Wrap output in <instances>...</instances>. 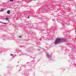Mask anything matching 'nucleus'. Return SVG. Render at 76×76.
Segmentation results:
<instances>
[{"mask_svg": "<svg viewBox=\"0 0 76 76\" xmlns=\"http://www.w3.org/2000/svg\"><path fill=\"white\" fill-rule=\"evenodd\" d=\"M28 18H29V16H28Z\"/></svg>", "mask_w": 76, "mask_h": 76, "instance_id": "obj_12", "label": "nucleus"}, {"mask_svg": "<svg viewBox=\"0 0 76 76\" xmlns=\"http://www.w3.org/2000/svg\"><path fill=\"white\" fill-rule=\"evenodd\" d=\"M6 19L7 20H8L9 19V18H6Z\"/></svg>", "mask_w": 76, "mask_h": 76, "instance_id": "obj_5", "label": "nucleus"}, {"mask_svg": "<svg viewBox=\"0 0 76 76\" xmlns=\"http://www.w3.org/2000/svg\"><path fill=\"white\" fill-rule=\"evenodd\" d=\"M61 41H63L64 42H67V40L65 39H61L60 38H57L56 40H55V42H54V44L55 45L60 44Z\"/></svg>", "mask_w": 76, "mask_h": 76, "instance_id": "obj_1", "label": "nucleus"}, {"mask_svg": "<svg viewBox=\"0 0 76 76\" xmlns=\"http://www.w3.org/2000/svg\"><path fill=\"white\" fill-rule=\"evenodd\" d=\"M10 11L9 10H8L7 11V14H10Z\"/></svg>", "mask_w": 76, "mask_h": 76, "instance_id": "obj_4", "label": "nucleus"}, {"mask_svg": "<svg viewBox=\"0 0 76 76\" xmlns=\"http://www.w3.org/2000/svg\"><path fill=\"white\" fill-rule=\"evenodd\" d=\"M75 32H76V31L75 30Z\"/></svg>", "mask_w": 76, "mask_h": 76, "instance_id": "obj_14", "label": "nucleus"}, {"mask_svg": "<svg viewBox=\"0 0 76 76\" xmlns=\"http://www.w3.org/2000/svg\"><path fill=\"white\" fill-rule=\"evenodd\" d=\"M23 55H24V54H23Z\"/></svg>", "mask_w": 76, "mask_h": 76, "instance_id": "obj_15", "label": "nucleus"}, {"mask_svg": "<svg viewBox=\"0 0 76 76\" xmlns=\"http://www.w3.org/2000/svg\"><path fill=\"white\" fill-rule=\"evenodd\" d=\"M4 10H0V12H3V11H4Z\"/></svg>", "mask_w": 76, "mask_h": 76, "instance_id": "obj_6", "label": "nucleus"}, {"mask_svg": "<svg viewBox=\"0 0 76 76\" xmlns=\"http://www.w3.org/2000/svg\"><path fill=\"white\" fill-rule=\"evenodd\" d=\"M37 50H38V51H40V50L39 49H37Z\"/></svg>", "mask_w": 76, "mask_h": 76, "instance_id": "obj_10", "label": "nucleus"}, {"mask_svg": "<svg viewBox=\"0 0 76 76\" xmlns=\"http://www.w3.org/2000/svg\"><path fill=\"white\" fill-rule=\"evenodd\" d=\"M52 28H53V29H54V28H53V27H52Z\"/></svg>", "mask_w": 76, "mask_h": 76, "instance_id": "obj_13", "label": "nucleus"}, {"mask_svg": "<svg viewBox=\"0 0 76 76\" xmlns=\"http://www.w3.org/2000/svg\"><path fill=\"white\" fill-rule=\"evenodd\" d=\"M3 24H7V23H3Z\"/></svg>", "mask_w": 76, "mask_h": 76, "instance_id": "obj_8", "label": "nucleus"}, {"mask_svg": "<svg viewBox=\"0 0 76 76\" xmlns=\"http://www.w3.org/2000/svg\"><path fill=\"white\" fill-rule=\"evenodd\" d=\"M10 56H13V54H10Z\"/></svg>", "mask_w": 76, "mask_h": 76, "instance_id": "obj_9", "label": "nucleus"}, {"mask_svg": "<svg viewBox=\"0 0 76 76\" xmlns=\"http://www.w3.org/2000/svg\"><path fill=\"white\" fill-rule=\"evenodd\" d=\"M47 57L48 58L49 60H52L51 56V55L49 54L48 53H47Z\"/></svg>", "mask_w": 76, "mask_h": 76, "instance_id": "obj_2", "label": "nucleus"}, {"mask_svg": "<svg viewBox=\"0 0 76 76\" xmlns=\"http://www.w3.org/2000/svg\"><path fill=\"white\" fill-rule=\"evenodd\" d=\"M19 37V38H21V36H20Z\"/></svg>", "mask_w": 76, "mask_h": 76, "instance_id": "obj_11", "label": "nucleus"}, {"mask_svg": "<svg viewBox=\"0 0 76 76\" xmlns=\"http://www.w3.org/2000/svg\"><path fill=\"white\" fill-rule=\"evenodd\" d=\"M62 25L64 28L65 27V23L63 22L62 23Z\"/></svg>", "mask_w": 76, "mask_h": 76, "instance_id": "obj_3", "label": "nucleus"}, {"mask_svg": "<svg viewBox=\"0 0 76 76\" xmlns=\"http://www.w3.org/2000/svg\"><path fill=\"white\" fill-rule=\"evenodd\" d=\"M27 1H28V0H27Z\"/></svg>", "mask_w": 76, "mask_h": 76, "instance_id": "obj_16", "label": "nucleus"}, {"mask_svg": "<svg viewBox=\"0 0 76 76\" xmlns=\"http://www.w3.org/2000/svg\"><path fill=\"white\" fill-rule=\"evenodd\" d=\"M10 1H13V0H10Z\"/></svg>", "mask_w": 76, "mask_h": 76, "instance_id": "obj_7", "label": "nucleus"}]
</instances>
